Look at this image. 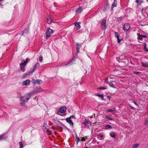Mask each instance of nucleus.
Wrapping results in <instances>:
<instances>
[{"instance_id": "obj_26", "label": "nucleus", "mask_w": 148, "mask_h": 148, "mask_svg": "<svg viewBox=\"0 0 148 148\" xmlns=\"http://www.w3.org/2000/svg\"><path fill=\"white\" fill-rule=\"evenodd\" d=\"M29 60V59H28L27 58H26L25 61V60L23 61V62L25 64H27Z\"/></svg>"}, {"instance_id": "obj_10", "label": "nucleus", "mask_w": 148, "mask_h": 148, "mask_svg": "<svg viewBox=\"0 0 148 148\" xmlns=\"http://www.w3.org/2000/svg\"><path fill=\"white\" fill-rule=\"evenodd\" d=\"M81 47V45L79 44H77L76 45V49L77 52V53H78L79 52V49L80 47Z\"/></svg>"}, {"instance_id": "obj_7", "label": "nucleus", "mask_w": 148, "mask_h": 148, "mask_svg": "<svg viewBox=\"0 0 148 148\" xmlns=\"http://www.w3.org/2000/svg\"><path fill=\"white\" fill-rule=\"evenodd\" d=\"M66 108L65 107H62L59 110V112L61 113H63L66 111Z\"/></svg>"}, {"instance_id": "obj_6", "label": "nucleus", "mask_w": 148, "mask_h": 148, "mask_svg": "<svg viewBox=\"0 0 148 148\" xmlns=\"http://www.w3.org/2000/svg\"><path fill=\"white\" fill-rule=\"evenodd\" d=\"M106 21L105 20H103L101 23V27L103 29H105L106 28Z\"/></svg>"}, {"instance_id": "obj_13", "label": "nucleus", "mask_w": 148, "mask_h": 148, "mask_svg": "<svg viewBox=\"0 0 148 148\" xmlns=\"http://www.w3.org/2000/svg\"><path fill=\"white\" fill-rule=\"evenodd\" d=\"M82 10L83 9L82 7H79V8H77L76 10V12L77 13H81Z\"/></svg>"}, {"instance_id": "obj_36", "label": "nucleus", "mask_w": 148, "mask_h": 148, "mask_svg": "<svg viewBox=\"0 0 148 148\" xmlns=\"http://www.w3.org/2000/svg\"><path fill=\"white\" fill-rule=\"evenodd\" d=\"M131 101L132 103H134L135 105H136V106L137 105V103L135 102L134 101H133V100H131Z\"/></svg>"}, {"instance_id": "obj_44", "label": "nucleus", "mask_w": 148, "mask_h": 148, "mask_svg": "<svg viewBox=\"0 0 148 148\" xmlns=\"http://www.w3.org/2000/svg\"><path fill=\"white\" fill-rule=\"evenodd\" d=\"M143 37L144 38H147V36L146 35H142Z\"/></svg>"}, {"instance_id": "obj_31", "label": "nucleus", "mask_w": 148, "mask_h": 148, "mask_svg": "<svg viewBox=\"0 0 148 148\" xmlns=\"http://www.w3.org/2000/svg\"><path fill=\"white\" fill-rule=\"evenodd\" d=\"M76 139L77 140V143H78V142H79L81 140L80 138L79 137H76Z\"/></svg>"}, {"instance_id": "obj_16", "label": "nucleus", "mask_w": 148, "mask_h": 148, "mask_svg": "<svg viewBox=\"0 0 148 148\" xmlns=\"http://www.w3.org/2000/svg\"><path fill=\"white\" fill-rule=\"evenodd\" d=\"M136 3H137L138 6L140 5L143 3L142 0H136Z\"/></svg>"}, {"instance_id": "obj_49", "label": "nucleus", "mask_w": 148, "mask_h": 148, "mask_svg": "<svg viewBox=\"0 0 148 148\" xmlns=\"http://www.w3.org/2000/svg\"><path fill=\"white\" fill-rule=\"evenodd\" d=\"M50 132V133L49 134H49H51L50 132Z\"/></svg>"}, {"instance_id": "obj_1", "label": "nucleus", "mask_w": 148, "mask_h": 148, "mask_svg": "<svg viewBox=\"0 0 148 148\" xmlns=\"http://www.w3.org/2000/svg\"><path fill=\"white\" fill-rule=\"evenodd\" d=\"M30 96L29 94H27L25 96L22 97L21 99V106H23L25 105V102H27Z\"/></svg>"}, {"instance_id": "obj_37", "label": "nucleus", "mask_w": 148, "mask_h": 148, "mask_svg": "<svg viewBox=\"0 0 148 148\" xmlns=\"http://www.w3.org/2000/svg\"><path fill=\"white\" fill-rule=\"evenodd\" d=\"M42 56L40 57L39 58V60L41 62H42Z\"/></svg>"}, {"instance_id": "obj_33", "label": "nucleus", "mask_w": 148, "mask_h": 148, "mask_svg": "<svg viewBox=\"0 0 148 148\" xmlns=\"http://www.w3.org/2000/svg\"><path fill=\"white\" fill-rule=\"evenodd\" d=\"M4 138V135H0V140L3 139Z\"/></svg>"}, {"instance_id": "obj_48", "label": "nucleus", "mask_w": 148, "mask_h": 148, "mask_svg": "<svg viewBox=\"0 0 148 148\" xmlns=\"http://www.w3.org/2000/svg\"><path fill=\"white\" fill-rule=\"evenodd\" d=\"M131 108H132V109H133V108H134L133 107L131 106Z\"/></svg>"}, {"instance_id": "obj_15", "label": "nucleus", "mask_w": 148, "mask_h": 148, "mask_svg": "<svg viewBox=\"0 0 148 148\" xmlns=\"http://www.w3.org/2000/svg\"><path fill=\"white\" fill-rule=\"evenodd\" d=\"M141 64L142 66L144 67H148V62H147L145 63L142 62Z\"/></svg>"}, {"instance_id": "obj_39", "label": "nucleus", "mask_w": 148, "mask_h": 148, "mask_svg": "<svg viewBox=\"0 0 148 148\" xmlns=\"http://www.w3.org/2000/svg\"><path fill=\"white\" fill-rule=\"evenodd\" d=\"M114 77V76L112 75H111L109 76V78L110 79H113Z\"/></svg>"}, {"instance_id": "obj_27", "label": "nucleus", "mask_w": 148, "mask_h": 148, "mask_svg": "<svg viewBox=\"0 0 148 148\" xmlns=\"http://www.w3.org/2000/svg\"><path fill=\"white\" fill-rule=\"evenodd\" d=\"M115 111V110H114V109H112L108 110H107V111L108 112H111L114 111Z\"/></svg>"}, {"instance_id": "obj_18", "label": "nucleus", "mask_w": 148, "mask_h": 148, "mask_svg": "<svg viewBox=\"0 0 148 148\" xmlns=\"http://www.w3.org/2000/svg\"><path fill=\"white\" fill-rule=\"evenodd\" d=\"M88 120L87 119H86L85 120L83 123L84 125L86 126L88 124Z\"/></svg>"}, {"instance_id": "obj_25", "label": "nucleus", "mask_w": 148, "mask_h": 148, "mask_svg": "<svg viewBox=\"0 0 148 148\" xmlns=\"http://www.w3.org/2000/svg\"><path fill=\"white\" fill-rule=\"evenodd\" d=\"M116 38H117V40H118V41H117L118 43H120L122 40L120 39L119 36L117 37H116Z\"/></svg>"}, {"instance_id": "obj_24", "label": "nucleus", "mask_w": 148, "mask_h": 148, "mask_svg": "<svg viewBox=\"0 0 148 148\" xmlns=\"http://www.w3.org/2000/svg\"><path fill=\"white\" fill-rule=\"evenodd\" d=\"M145 124L146 126L148 125V117L146 119L145 122Z\"/></svg>"}, {"instance_id": "obj_21", "label": "nucleus", "mask_w": 148, "mask_h": 148, "mask_svg": "<svg viewBox=\"0 0 148 148\" xmlns=\"http://www.w3.org/2000/svg\"><path fill=\"white\" fill-rule=\"evenodd\" d=\"M96 95V96H97L98 97H100L101 98L102 100H103V94L99 95H98V94H97Z\"/></svg>"}, {"instance_id": "obj_19", "label": "nucleus", "mask_w": 148, "mask_h": 148, "mask_svg": "<svg viewBox=\"0 0 148 148\" xmlns=\"http://www.w3.org/2000/svg\"><path fill=\"white\" fill-rule=\"evenodd\" d=\"M115 81H112L111 82H110L108 84H109V86H111L113 88H114L115 86L112 83V82H115Z\"/></svg>"}, {"instance_id": "obj_23", "label": "nucleus", "mask_w": 148, "mask_h": 148, "mask_svg": "<svg viewBox=\"0 0 148 148\" xmlns=\"http://www.w3.org/2000/svg\"><path fill=\"white\" fill-rule=\"evenodd\" d=\"M110 135L112 137H113V138L115 137V136H116V135L114 134V133L112 132H111L110 133Z\"/></svg>"}, {"instance_id": "obj_12", "label": "nucleus", "mask_w": 148, "mask_h": 148, "mask_svg": "<svg viewBox=\"0 0 148 148\" xmlns=\"http://www.w3.org/2000/svg\"><path fill=\"white\" fill-rule=\"evenodd\" d=\"M104 135L102 133H99L98 135H97V137L100 140H102L101 138L103 137Z\"/></svg>"}, {"instance_id": "obj_20", "label": "nucleus", "mask_w": 148, "mask_h": 148, "mask_svg": "<svg viewBox=\"0 0 148 148\" xmlns=\"http://www.w3.org/2000/svg\"><path fill=\"white\" fill-rule=\"evenodd\" d=\"M105 127L106 129H108L109 128L112 129V126L109 124L106 125L105 126Z\"/></svg>"}, {"instance_id": "obj_30", "label": "nucleus", "mask_w": 148, "mask_h": 148, "mask_svg": "<svg viewBox=\"0 0 148 148\" xmlns=\"http://www.w3.org/2000/svg\"><path fill=\"white\" fill-rule=\"evenodd\" d=\"M108 77H106L105 78V82L107 84H108Z\"/></svg>"}, {"instance_id": "obj_42", "label": "nucleus", "mask_w": 148, "mask_h": 148, "mask_svg": "<svg viewBox=\"0 0 148 148\" xmlns=\"http://www.w3.org/2000/svg\"><path fill=\"white\" fill-rule=\"evenodd\" d=\"M134 73L135 74H137V75L139 73V72H138V71H134Z\"/></svg>"}, {"instance_id": "obj_11", "label": "nucleus", "mask_w": 148, "mask_h": 148, "mask_svg": "<svg viewBox=\"0 0 148 148\" xmlns=\"http://www.w3.org/2000/svg\"><path fill=\"white\" fill-rule=\"evenodd\" d=\"M39 66V64L37 62L35 64L34 66L33 71H34Z\"/></svg>"}, {"instance_id": "obj_46", "label": "nucleus", "mask_w": 148, "mask_h": 148, "mask_svg": "<svg viewBox=\"0 0 148 148\" xmlns=\"http://www.w3.org/2000/svg\"><path fill=\"white\" fill-rule=\"evenodd\" d=\"M3 0H0V5L1 4V2Z\"/></svg>"}, {"instance_id": "obj_40", "label": "nucleus", "mask_w": 148, "mask_h": 148, "mask_svg": "<svg viewBox=\"0 0 148 148\" xmlns=\"http://www.w3.org/2000/svg\"><path fill=\"white\" fill-rule=\"evenodd\" d=\"M36 83L38 84L41 81V80H37L36 81Z\"/></svg>"}, {"instance_id": "obj_29", "label": "nucleus", "mask_w": 148, "mask_h": 148, "mask_svg": "<svg viewBox=\"0 0 148 148\" xmlns=\"http://www.w3.org/2000/svg\"><path fill=\"white\" fill-rule=\"evenodd\" d=\"M86 138V136L83 137L82 138L81 140L82 141H85Z\"/></svg>"}, {"instance_id": "obj_34", "label": "nucleus", "mask_w": 148, "mask_h": 148, "mask_svg": "<svg viewBox=\"0 0 148 148\" xmlns=\"http://www.w3.org/2000/svg\"><path fill=\"white\" fill-rule=\"evenodd\" d=\"M19 145L20 146V148H22L23 147V144L21 142H20L19 143Z\"/></svg>"}, {"instance_id": "obj_32", "label": "nucleus", "mask_w": 148, "mask_h": 148, "mask_svg": "<svg viewBox=\"0 0 148 148\" xmlns=\"http://www.w3.org/2000/svg\"><path fill=\"white\" fill-rule=\"evenodd\" d=\"M138 146V144H136L135 145H134V146H133V147H132V148H136V147Z\"/></svg>"}, {"instance_id": "obj_3", "label": "nucleus", "mask_w": 148, "mask_h": 148, "mask_svg": "<svg viewBox=\"0 0 148 148\" xmlns=\"http://www.w3.org/2000/svg\"><path fill=\"white\" fill-rule=\"evenodd\" d=\"M75 118V116H70L69 117L66 118L65 120L70 125L72 126H73L74 124L73 122L71 120V119Z\"/></svg>"}, {"instance_id": "obj_5", "label": "nucleus", "mask_w": 148, "mask_h": 148, "mask_svg": "<svg viewBox=\"0 0 148 148\" xmlns=\"http://www.w3.org/2000/svg\"><path fill=\"white\" fill-rule=\"evenodd\" d=\"M26 65V64H25L23 62L20 64V66L21 70L23 72H24L25 70V67Z\"/></svg>"}, {"instance_id": "obj_45", "label": "nucleus", "mask_w": 148, "mask_h": 148, "mask_svg": "<svg viewBox=\"0 0 148 148\" xmlns=\"http://www.w3.org/2000/svg\"><path fill=\"white\" fill-rule=\"evenodd\" d=\"M104 116H105V117H104V118H107V119L108 117V116L106 115H105Z\"/></svg>"}, {"instance_id": "obj_38", "label": "nucleus", "mask_w": 148, "mask_h": 148, "mask_svg": "<svg viewBox=\"0 0 148 148\" xmlns=\"http://www.w3.org/2000/svg\"><path fill=\"white\" fill-rule=\"evenodd\" d=\"M145 48H144V50L145 51H147V49L146 47V43H145Z\"/></svg>"}, {"instance_id": "obj_9", "label": "nucleus", "mask_w": 148, "mask_h": 148, "mask_svg": "<svg viewBox=\"0 0 148 148\" xmlns=\"http://www.w3.org/2000/svg\"><path fill=\"white\" fill-rule=\"evenodd\" d=\"M81 23V22H79L78 23L75 22L74 23V25L77 29H79L81 28V26H80Z\"/></svg>"}, {"instance_id": "obj_14", "label": "nucleus", "mask_w": 148, "mask_h": 148, "mask_svg": "<svg viewBox=\"0 0 148 148\" xmlns=\"http://www.w3.org/2000/svg\"><path fill=\"white\" fill-rule=\"evenodd\" d=\"M137 35H138V40H143L142 35H140L139 33H138Z\"/></svg>"}, {"instance_id": "obj_47", "label": "nucleus", "mask_w": 148, "mask_h": 148, "mask_svg": "<svg viewBox=\"0 0 148 148\" xmlns=\"http://www.w3.org/2000/svg\"><path fill=\"white\" fill-rule=\"evenodd\" d=\"M60 115L61 116H64L65 115V114H60Z\"/></svg>"}, {"instance_id": "obj_17", "label": "nucleus", "mask_w": 148, "mask_h": 148, "mask_svg": "<svg viewBox=\"0 0 148 148\" xmlns=\"http://www.w3.org/2000/svg\"><path fill=\"white\" fill-rule=\"evenodd\" d=\"M47 23L50 24L51 23V19L50 17L47 18Z\"/></svg>"}, {"instance_id": "obj_2", "label": "nucleus", "mask_w": 148, "mask_h": 148, "mask_svg": "<svg viewBox=\"0 0 148 148\" xmlns=\"http://www.w3.org/2000/svg\"><path fill=\"white\" fill-rule=\"evenodd\" d=\"M53 31L49 27H48L47 31L46 32V39H48L52 34L53 32Z\"/></svg>"}, {"instance_id": "obj_22", "label": "nucleus", "mask_w": 148, "mask_h": 148, "mask_svg": "<svg viewBox=\"0 0 148 148\" xmlns=\"http://www.w3.org/2000/svg\"><path fill=\"white\" fill-rule=\"evenodd\" d=\"M107 89V87L105 86H104V87L101 86V87H99L98 88V89H99L100 90H102V89L105 90V89Z\"/></svg>"}, {"instance_id": "obj_43", "label": "nucleus", "mask_w": 148, "mask_h": 148, "mask_svg": "<svg viewBox=\"0 0 148 148\" xmlns=\"http://www.w3.org/2000/svg\"><path fill=\"white\" fill-rule=\"evenodd\" d=\"M107 119H108V120H112V118L109 116H108Z\"/></svg>"}, {"instance_id": "obj_8", "label": "nucleus", "mask_w": 148, "mask_h": 148, "mask_svg": "<svg viewBox=\"0 0 148 148\" xmlns=\"http://www.w3.org/2000/svg\"><path fill=\"white\" fill-rule=\"evenodd\" d=\"M30 81L29 79H27L23 82V84L25 86H28L29 85Z\"/></svg>"}, {"instance_id": "obj_4", "label": "nucleus", "mask_w": 148, "mask_h": 148, "mask_svg": "<svg viewBox=\"0 0 148 148\" xmlns=\"http://www.w3.org/2000/svg\"><path fill=\"white\" fill-rule=\"evenodd\" d=\"M130 27V26L129 24L127 23L125 24L123 26V29L125 31L128 30Z\"/></svg>"}, {"instance_id": "obj_41", "label": "nucleus", "mask_w": 148, "mask_h": 148, "mask_svg": "<svg viewBox=\"0 0 148 148\" xmlns=\"http://www.w3.org/2000/svg\"><path fill=\"white\" fill-rule=\"evenodd\" d=\"M107 98L110 101L111 98V97L110 96H107Z\"/></svg>"}, {"instance_id": "obj_35", "label": "nucleus", "mask_w": 148, "mask_h": 148, "mask_svg": "<svg viewBox=\"0 0 148 148\" xmlns=\"http://www.w3.org/2000/svg\"><path fill=\"white\" fill-rule=\"evenodd\" d=\"M116 3H115L114 2L112 4V7L114 8V7H116Z\"/></svg>"}, {"instance_id": "obj_28", "label": "nucleus", "mask_w": 148, "mask_h": 148, "mask_svg": "<svg viewBox=\"0 0 148 148\" xmlns=\"http://www.w3.org/2000/svg\"><path fill=\"white\" fill-rule=\"evenodd\" d=\"M119 33L116 32H114V36L116 38L117 37L119 36Z\"/></svg>"}]
</instances>
